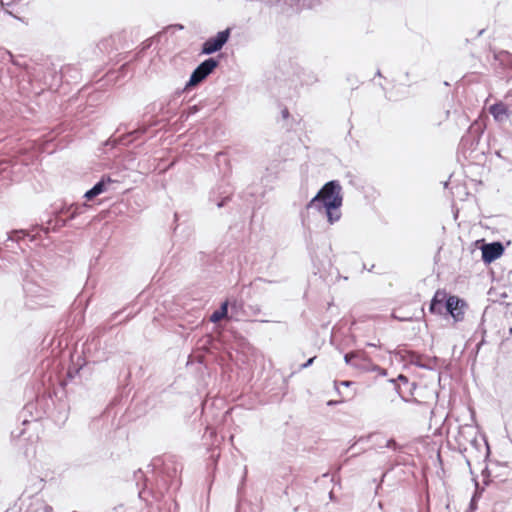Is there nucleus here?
<instances>
[{
  "label": "nucleus",
  "mask_w": 512,
  "mask_h": 512,
  "mask_svg": "<svg viewBox=\"0 0 512 512\" xmlns=\"http://www.w3.org/2000/svg\"><path fill=\"white\" fill-rule=\"evenodd\" d=\"M357 357H358V354L356 353V351L349 352L344 355V361L347 365L352 366L354 359Z\"/></svg>",
  "instance_id": "obj_19"
},
{
  "label": "nucleus",
  "mask_w": 512,
  "mask_h": 512,
  "mask_svg": "<svg viewBox=\"0 0 512 512\" xmlns=\"http://www.w3.org/2000/svg\"><path fill=\"white\" fill-rule=\"evenodd\" d=\"M385 447L393 449V450L400 449V446L397 444V442L393 438L387 440Z\"/></svg>",
  "instance_id": "obj_23"
},
{
  "label": "nucleus",
  "mask_w": 512,
  "mask_h": 512,
  "mask_svg": "<svg viewBox=\"0 0 512 512\" xmlns=\"http://www.w3.org/2000/svg\"><path fill=\"white\" fill-rule=\"evenodd\" d=\"M341 185L336 180H331L323 185L317 194L305 205L306 210L315 209L324 211L329 224H334L341 219L343 197Z\"/></svg>",
  "instance_id": "obj_1"
},
{
  "label": "nucleus",
  "mask_w": 512,
  "mask_h": 512,
  "mask_svg": "<svg viewBox=\"0 0 512 512\" xmlns=\"http://www.w3.org/2000/svg\"><path fill=\"white\" fill-rule=\"evenodd\" d=\"M230 34L231 29L226 28L225 30L218 32L214 37L207 39L202 44L201 54L211 55L220 51L229 40Z\"/></svg>",
  "instance_id": "obj_4"
},
{
  "label": "nucleus",
  "mask_w": 512,
  "mask_h": 512,
  "mask_svg": "<svg viewBox=\"0 0 512 512\" xmlns=\"http://www.w3.org/2000/svg\"><path fill=\"white\" fill-rule=\"evenodd\" d=\"M147 132L146 126H141L131 132H129L125 137L120 139V142L123 144L131 143L134 139L138 138L139 136L145 134Z\"/></svg>",
  "instance_id": "obj_17"
},
{
  "label": "nucleus",
  "mask_w": 512,
  "mask_h": 512,
  "mask_svg": "<svg viewBox=\"0 0 512 512\" xmlns=\"http://www.w3.org/2000/svg\"><path fill=\"white\" fill-rule=\"evenodd\" d=\"M315 358H316L315 356H314V357L309 358L305 363H303V364L300 366V369H305V368L310 367V366L313 364V362H314Z\"/></svg>",
  "instance_id": "obj_25"
},
{
  "label": "nucleus",
  "mask_w": 512,
  "mask_h": 512,
  "mask_svg": "<svg viewBox=\"0 0 512 512\" xmlns=\"http://www.w3.org/2000/svg\"><path fill=\"white\" fill-rule=\"evenodd\" d=\"M288 115H289L288 110H287V109H284V110L282 111V116H283L284 118H287V117H288Z\"/></svg>",
  "instance_id": "obj_30"
},
{
  "label": "nucleus",
  "mask_w": 512,
  "mask_h": 512,
  "mask_svg": "<svg viewBox=\"0 0 512 512\" xmlns=\"http://www.w3.org/2000/svg\"><path fill=\"white\" fill-rule=\"evenodd\" d=\"M143 476V473L141 470H139L136 474H135V477L138 478V477H142Z\"/></svg>",
  "instance_id": "obj_32"
},
{
  "label": "nucleus",
  "mask_w": 512,
  "mask_h": 512,
  "mask_svg": "<svg viewBox=\"0 0 512 512\" xmlns=\"http://www.w3.org/2000/svg\"><path fill=\"white\" fill-rule=\"evenodd\" d=\"M484 343V339H482L478 344H477V350H479L480 346Z\"/></svg>",
  "instance_id": "obj_33"
},
{
  "label": "nucleus",
  "mask_w": 512,
  "mask_h": 512,
  "mask_svg": "<svg viewBox=\"0 0 512 512\" xmlns=\"http://www.w3.org/2000/svg\"><path fill=\"white\" fill-rule=\"evenodd\" d=\"M446 293L437 291L431 299L429 311L432 314L441 315L445 307Z\"/></svg>",
  "instance_id": "obj_9"
},
{
  "label": "nucleus",
  "mask_w": 512,
  "mask_h": 512,
  "mask_svg": "<svg viewBox=\"0 0 512 512\" xmlns=\"http://www.w3.org/2000/svg\"><path fill=\"white\" fill-rule=\"evenodd\" d=\"M89 208L87 204H71L65 209L61 210V213L68 215V220L75 219L78 215L84 213V211Z\"/></svg>",
  "instance_id": "obj_13"
},
{
  "label": "nucleus",
  "mask_w": 512,
  "mask_h": 512,
  "mask_svg": "<svg viewBox=\"0 0 512 512\" xmlns=\"http://www.w3.org/2000/svg\"><path fill=\"white\" fill-rule=\"evenodd\" d=\"M397 381L401 382L407 388L406 390L410 394H412L413 390L417 387L415 382H409L408 378L402 374L397 377Z\"/></svg>",
  "instance_id": "obj_18"
},
{
  "label": "nucleus",
  "mask_w": 512,
  "mask_h": 512,
  "mask_svg": "<svg viewBox=\"0 0 512 512\" xmlns=\"http://www.w3.org/2000/svg\"><path fill=\"white\" fill-rule=\"evenodd\" d=\"M65 224H66V220H63L61 225L65 226Z\"/></svg>",
  "instance_id": "obj_42"
},
{
  "label": "nucleus",
  "mask_w": 512,
  "mask_h": 512,
  "mask_svg": "<svg viewBox=\"0 0 512 512\" xmlns=\"http://www.w3.org/2000/svg\"><path fill=\"white\" fill-rule=\"evenodd\" d=\"M228 200H230V196H229V195L225 196V197H224V198H222L220 201H217V202H216L217 207H218V208L223 207V206L226 204V202H227Z\"/></svg>",
  "instance_id": "obj_26"
},
{
  "label": "nucleus",
  "mask_w": 512,
  "mask_h": 512,
  "mask_svg": "<svg viewBox=\"0 0 512 512\" xmlns=\"http://www.w3.org/2000/svg\"><path fill=\"white\" fill-rule=\"evenodd\" d=\"M319 0H275V4H285L288 6H297L300 8H312Z\"/></svg>",
  "instance_id": "obj_14"
},
{
  "label": "nucleus",
  "mask_w": 512,
  "mask_h": 512,
  "mask_svg": "<svg viewBox=\"0 0 512 512\" xmlns=\"http://www.w3.org/2000/svg\"><path fill=\"white\" fill-rule=\"evenodd\" d=\"M489 112L498 122H503L509 117V111L506 104L499 102L490 106Z\"/></svg>",
  "instance_id": "obj_10"
},
{
  "label": "nucleus",
  "mask_w": 512,
  "mask_h": 512,
  "mask_svg": "<svg viewBox=\"0 0 512 512\" xmlns=\"http://www.w3.org/2000/svg\"><path fill=\"white\" fill-rule=\"evenodd\" d=\"M472 480L474 482L475 491H474V493L472 495V498L470 500V503H469V510L470 511H475L478 508L477 507V502L481 498L482 493L484 491V488L480 487L479 482L477 480V476H474Z\"/></svg>",
  "instance_id": "obj_15"
},
{
  "label": "nucleus",
  "mask_w": 512,
  "mask_h": 512,
  "mask_svg": "<svg viewBox=\"0 0 512 512\" xmlns=\"http://www.w3.org/2000/svg\"><path fill=\"white\" fill-rule=\"evenodd\" d=\"M445 309L455 322H461L465 316L467 303L458 296L450 295L445 300Z\"/></svg>",
  "instance_id": "obj_5"
},
{
  "label": "nucleus",
  "mask_w": 512,
  "mask_h": 512,
  "mask_svg": "<svg viewBox=\"0 0 512 512\" xmlns=\"http://www.w3.org/2000/svg\"><path fill=\"white\" fill-rule=\"evenodd\" d=\"M219 61L213 57L205 59L191 73L184 90H189L203 82L217 67Z\"/></svg>",
  "instance_id": "obj_3"
},
{
  "label": "nucleus",
  "mask_w": 512,
  "mask_h": 512,
  "mask_svg": "<svg viewBox=\"0 0 512 512\" xmlns=\"http://www.w3.org/2000/svg\"><path fill=\"white\" fill-rule=\"evenodd\" d=\"M397 389V392L398 394L400 395V397L405 401V402H417V400L414 398V399H408L406 396H405V391L403 390L402 386L401 385H398L396 387Z\"/></svg>",
  "instance_id": "obj_21"
},
{
  "label": "nucleus",
  "mask_w": 512,
  "mask_h": 512,
  "mask_svg": "<svg viewBox=\"0 0 512 512\" xmlns=\"http://www.w3.org/2000/svg\"><path fill=\"white\" fill-rule=\"evenodd\" d=\"M228 306H229V301H225L221 304L220 308L215 310L211 316H210V321L213 322V323H217L219 322L220 320H222L223 318L227 317V314H228Z\"/></svg>",
  "instance_id": "obj_16"
},
{
  "label": "nucleus",
  "mask_w": 512,
  "mask_h": 512,
  "mask_svg": "<svg viewBox=\"0 0 512 512\" xmlns=\"http://www.w3.org/2000/svg\"><path fill=\"white\" fill-rule=\"evenodd\" d=\"M52 510V507L51 506H46L45 507V512H51Z\"/></svg>",
  "instance_id": "obj_34"
},
{
  "label": "nucleus",
  "mask_w": 512,
  "mask_h": 512,
  "mask_svg": "<svg viewBox=\"0 0 512 512\" xmlns=\"http://www.w3.org/2000/svg\"><path fill=\"white\" fill-rule=\"evenodd\" d=\"M21 235H25L23 230L13 231L9 234L8 240L17 241L21 237Z\"/></svg>",
  "instance_id": "obj_20"
},
{
  "label": "nucleus",
  "mask_w": 512,
  "mask_h": 512,
  "mask_svg": "<svg viewBox=\"0 0 512 512\" xmlns=\"http://www.w3.org/2000/svg\"><path fill=\"white\" fill-rule=\"evenodd\" d=\"M370 371H375L381 375H386V370L381 368L380 366L374 364L373 362H372V367H371Z\"/></svg>",
  "instance_id": "obj_24"
},
{
  "label": "nucleus",
  "mask_w": 512,
  "mask_h": 512,
  "mask_svg": "<svg viewBox=\"0 0 512 512\" xmlns=\"http://www.w3.org/2000/svg\"><path fill=\"white\" fill-rule=\"evenodd\" d=\"M34 406V403H28L24 406L21 412V417H23V425H27L32 421L36 422L38 419L41 418V413L39 411H36V415H33Z\"/></svg>",
  "instance_id": "obj_12"
},
{
  "label": "nucleus",
  "mask_w": 512,
  "mask_h": 512,
  "mask_svg": "<svg viewBox=\"0 0 512 512\" xmlns=\"http://www.w3.org/2000/svg\"><path fill=\"white\" fill-rule=\"evenodd\" d=\"M367 346L376 347L377 345L375 343H367Z\"/></svg>",
  "instance_id": "obj_36"
},
{
  "label": "nucleus",
  "mask_w": 512,
  "mask_h": 512,
  "mask_svg": "<svg viewBox=\"0 0 512 512\" xmlns=\"http://www.w3.org/2000/svg\"><path fill=\"white\" fill-rule=\"evenodd\" d=\"M120 312H115L113 315H112V319H115L116 316L119 314Z\"/></svg>",
  "instance_id": "obj_38"
},
{
  "label": "nucleus",
  "mask_w": 512,
  "mask_h": 512,
  "mask_svg": "<svg viewBox=\"0 0 512 512\" xmlns=\"http://www.w3.org/2000/svg\"><path fill=\"white\" fill-rule=\"evenodd\" d=\"M370 437H371V436H368V437H366V438H364V437H361V438H359V440H358V441H362V440H368V439H369Z\"/></svg>",
  "instance_id": "obj_37"
},
{
  "label": "nucleus",
  "mask_w": 512,
  "mask_h": 512,
  "mask_svg": "<svg viewBox=\"0 0 512 512\" xmlns=\"http://www.w3.org/2000/svg\"><path fill=\"white\" fill-rule=\"evenodd\" d=\"M25 293V306L31 310L46 306L47 291L32 281H26L23 285Z\"/></svg>",
  "instance_id": "obj_2"
},
{
  "label": "nucleus",
  "mask_w": 512,
  "mask_h": 512,
  "mask_svg": "<svg viewBox=\"0 0 512 512\" xmlns=\"http://www.w3.org/2000/svg\"><path fill=\"white\" fill-rule=\"evenodd\" d=\"M358 357L354 359L352 367L361 371L369 372L372 367V361L366 356L365 352L356 351Z\"/></svg>",
  "instance_id": "obj_11"
},
{
  "label": "nucleus",
  "mask_w": 512,
  "mask_h": 512,
  "mask_svg": "<svg viewBox=\"0 0 512 512\" xmlns=\"http://www.w3.org/2000/svg\"><path fill=\"white\" fill-rule=\"evenodd\" d=\"M118 183H120L118 179H113L110 176H103L91 189L85 192L84 198L86 200H92L105 191L110 189L114 190L115 187L112 186Z\"/></svg>",
  "instance_id": "obj_6"
},
{
  "label": "nucleus",
  "mask_w": 512,
  "mask_h": 512,
  "mask_svg": "<svg viewBox=\"0 0 512 512\" xmlns=\"http://www.w3.org/2000/svg\"><path fill=\"white\" fill-rule=\"evenodd\" d=\"M143 493H144L143 491H140V492H139V497H140V498H142V497H143Z\"/></svg>",
  "instance_id": "obj_40"
},
{
  "label": "nucleus",
  "mask_w": 512,
  "mask_h": 512,
  "mask_svg": "<svg viewBox=\"0 0 512 512\" xmlns=\"http://www.w3.org/2000/svg\"><path fill=\"white\" fill-rule=\"evenodd\" d=\"M150 45H151V43H150V42L145 43V44H144V46H143V48H142V50H145V49L149 48V47H150Z\"/></svg>",
  "instance_id": "obj_31"
},
{
  "label": "nucleus",
  "mask_w": 512,
  "mask_h": 512,
  "mask_svg": "<svg viewBox=\"0 0 512 512\" xmlns=\"http://www.w3.org/2000/svg\"><path fill=\"white\" fill-rule=\"evenodd\" d=\"M466 462H467V465L471 468L470 461H469V460H467ZM470 473L473 475V471H472L471 469H470Z\"/></svg>",
  "instance_id": "obj_35"
},
{
  "label": "nucleus",
  "mask_w": 512,
  "mask_h": 512,
  "mask_svg": "<svg viewBox=\"0 0 512 512\" xmlns=\"http://www.w3.org/2000/svg\"><path fill=\"white\" fill-rule=\"evenodd\" d=\"M397 356L401 358V360L408 362L411 365L423 368V369H431V367L427 364L422 363V356L418 353L407 350V349H399L395 352Z\"/></svg>",
  "instance_id": "obj_8"
},
{
  "label": "nucleus",
  "mask_w": 512,
  "mask_h": 512,
  "mask_svg": "<svg viewBox=\"0 0 512 512\" xmlns=\"http://www.w3.org/2000/svg\"><path fill=\"white\" fill-rule=\"evenodd\" d=\"M16 0H3V5L4 6H9L10 4H12L13 2H15Z\"/></svg>",
  "instance_id": "obj_27"
},
{
  "label": "nucleus",
  "mask_w": 512,
  "mask_h": 512,
  "mask_svg": "<svg viewBox=\"0 0 512 512\" xmlns=\"http://www.w3.org/2000/svg\"><path fill=\"white\" fill-rule=\"evenodd\" d=\"M504 246L501 242L486 243L481 246L482 261L490 264L500 258L504 253Z\"/></svg>",
  "instance_id": "obj_7"
},
{
  "label": "nucleus",
  "mask_w": 512,
  "mask_h": 512,
  "mask_svg": "<svg viewBox=\"0 0 512 512\" xmlns=\"http://www.w3.org/2000/svg\"><path fill=\"white\" fill-rule=\"evenodd\" d=\"M199 110H200V107L198 105H193V106L188 107V109L185 112L186 117L188 118V117L196 114Z\"/></svg>",
  "instance_id": "obj_22"
},
{
  "label": "nucleus",
  "mask_w": 512,
  "mask_h": 512,
  "mask_svg": "<svg viewBox=\"0 0 512 512\" xmlns=\"http://www.w3.org/2000/svg\"><path fill=\"white\" fill-rule=\"evenodd\" d=\"M0 6H2V7L4 6L3 5V0H0Z\"/></svg>",
  "instance_id": "obj_43"
},
{
  "label": "nucleus",
  "mask_w": 512,
  "mask_h": 512,
  "mask_svg": "<svg viewBox=\"0 0 512 512\" xmlns=\"http://www.w3.org/2000/svg\"><path fill=\"white\" fill-rule=\"evenodd\" d=\"M376 75H377V76H379V77H381V72H380V70H378V71H377Z\"/></svg>",
  "instance_id": "obj_41"
},
{
  "label": "nucleus",
  "mask_w": 512,
  "mask_h": 512,
  "mask_svg": "<svg viewBox=\"0 0 512 512\" xmlns=\"http://www.w3.org/2000/svg\"><path fill=\"white\" fill-rule=\"evenodd\" d=\"M127 65H128V63L123 64V65L121 66V70L125 69Z\"/></svg>",
  "instance_id": "obj_39"
},
{
  "label": "nucleus",
  "mask_w": 512,
  "mask_h": 512,
  "mask_svg": "<svg viewBox=\"0 0 512 512\" xmlns=\"http://www.w3.org/2000/svg\"><path fill=\"white\" fill-rule=\"evenodd\" d=\"M340 384H341L342 386L349 387V386L352 384V382H351V381H342V382H340Z\"/></svg>",
  "instance_id": "obj_28"
},
{
  "label": "nucleus",
  "mask_w": 512,
  "mask_h": 512,
  "mask_svg": "<svg viewBox=\"0 0 512 512\" xmlns=\"http://www.w3.org/2000/svg\"><path fill=\"white\" fill-rule=\"evenodd\" d=\"M229 305L232 307V308H236L238 306L237 304V301L236 300H233L232 302L229 301Z\"/></svg>",
  "instance_id": "obj_29"
}]
</instances>
